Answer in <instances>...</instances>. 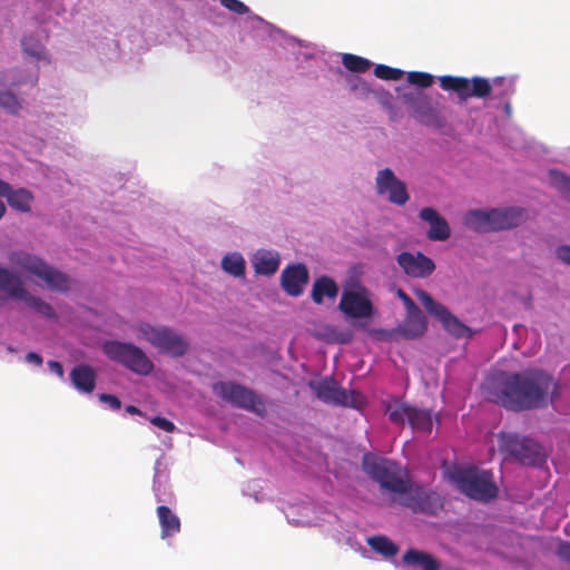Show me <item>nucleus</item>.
I'll use <instances>...</instances> for the list:
<instances>
[{
    "label": "nucleus",
    "instance_id": "nucleus-43",
    "mask_svg": "<svg viewBox=\"0 0 570 570\" xmlns=\"http://www.w3.org/2000/svg\"><path fill=\"white\" fill-rule=\"evenodd\" d=\"M557 258L564 265L570 266V245H561L556 248Z\"/></svg>",
    "mask_w": 570,
    "mask_h": 570
},
{
    "label": "nucleus",
    "instance_id": "nucleus-52",
    "mask_svg": "<svg viewBox=\"0 0 570 570\" xmlns=\"http://www.w3.org/2000/svg\"><path fill=\"white\" fill-rule=\"evenodd\" d=\"M99 400H100L101 402H107V393H101V394L99 395Z\"/></svg>",
    "mask_w": 570,
    "mask_h": 570
},
{
    "label": "nucleus",
    "instance_id": "nucleus-38",
    "mask_svg": "<svg viewBox=\"0 0 570 570\" xmlns=\"http://www.w3.org/2000/svg\"><path fill=\"white\" fill-rule=\"evenodd\" d=\"M403 71L397 68H392L386 65H377L374 68V75L384 80H400L403 77Z\"/></svg>",
    "mask_w": 570,
    "mask_h": 570
},
{
    "label": "nucleus",
    "instance_id": "nucleus-54",
    "mask_svg": "<svg viewBox=\"0 0 570 570\" xmlns=\"http://www.w3.org/2000/svg\"><path fill=\"white\" fill-rule=\"evenodd\" d=\"M102 350L107 352V342L101 345Z\"/></svg>",
    "mask_w": 570,
    "mask_h": 570
},
{
    "label": "nucleus",
    "instance_id": "nucleus-51",
    "mask_svg": "<svg viewBox=\"0 0 570 570\" xmlns=\"http://www.w3.org/2000/svg\"><path fill=\"white\" fill-rule=\"evenodd\" d=\"M127 411L129 413H139V410L136 406H134V405L127 406Z\"/></svg>",
    "mask_w": 570,
    "mask_h": 570
},
{
    "label": "nucleus",
    "instance_id": "nucleus-32",
    "mask_svg": "<svg viewBox=\"0 0 570 570\" xmlns=\"http://www.w3.org/2000/svg\"><path fill=\"white\" fill-rule=\"evenodd\" d=\"M19 299L24 301L29 307L33 308L37 313H39L43 317L56 318V316H57L53 307L49 303L45 302L42 298H40L38 296H33V295L29 294L27 289H26V296L20 297Z\"/></svg>",
    "mask_w": 570,
    "mask_h": 570
},
{
    "label": "nucleus",
    "instance_id": "nucleus-53",
    "mask_svg": "<svg viewBox=\"0 0 570 570\" xmlns=\"http://www.w3.org/2000/svg\"><path fill=\"white\" fill-rule=\"evenodd\" d=\"M505 111H507L508 114H510V111H511V106H510V104H507V105H505Z\"/></svg>",
    "mask_w": 570,
    "mask_h": 570
},
{
    "label": "nucleus",
    "instance_id": "nucleus-28",
    "mask_svg": "<svg viewBox=\"0 0 570 570\" xmlns=\"http://www.w3.org/2000/svg\"><path fill=\"white\" fill-rule=\"evenodd\" d=\"M407 423L415 431L431 432L433 426L432 412L426 409L412 406Z\"/></svg>",
    "mask_w": 570,
    "mask_h": 570
},
{
    "label": "nucleus",
    "instance_id": "nucleus-50",
    "mask_svg": "<svg viewBox=\"0 0 570 570\" xmlns=\"http://www.w3.org/2000/svg\"><path fill=\"white\" fill-rule=\"evenodd\" d=\"M6 214V205L0 200V219Z\"/></svg>",
    "mask_w": 570,
    "mask_h": 570
},
{
    "label": "nucleus",
    "instance_id": "nucleus-10",
    "mask_svg": "<svg viewBox=\"0 0 570 570\" xmlns=\"http://www.w3.org/2000/svg\"><path fill=\"white\" fill-rule=\"evenodd\" d=\"M109 358L116 360L140 375H147L154 368V364L146 353L131 343L109 341Z\"/></svg>",
    "mask_w": 570,
    "mask_h": 570
},
{
    "label": "nucleus",
    "instance_id": "nucleus-26",
    "mask_svg": "<svg viewBox=\"0 0 570 570\" xmlns=\"http://www.w3.org/2000/svg\"><path fill=\"white\" fill-rule=\"evenodd\" d=\"M525 438H521L514 433L501 432L498 435L499 449L509 456L519 461Z\"/></svg>",
    "mask_w": 570,
    "mask_h": 570
},
{
    "label": "nucleus",
    "instance_id": "nucleus-35",
    "mask_svg": "<svg viewBox=\"0 0 570 570\" xmlns=\"http://www.w3.org/2000/svg\"><path fill=\"white\" fill-rule=\"evenodd\" d=\"M550 176L553 186L566 197L570 199V177L558 170H551Z\"/></svg>",
    "mask_w": 570,
    "mask_h": 570
},
{
    "label": "nucleus",
    "instance_id": "nucleus-49",
    "mask_svg": "<svg viewBox=\"0 0 570 570\" xmlns=\"http://www.w3.org/2000/svg\"><path fill=\"white\" fill-rule=\"evenodd\" d=\"M9 189V184L0 179V194L6 193Z\"/></svg>",
    "mask_w": 570,
    "mask_h": 570
},
{
    "label": "nucleus",
    "instance_id": "nucleus-30",
    "mask_svg": "<svg viewBox=\"0 0 570 570\" xmlns=\"http://www.w3.org/2000/svg\"><path fill=\"white\" fill-rule=\"evenodd\" d=\"M411 405L395 401L393 403L385 404V414H387L389 420L397 425H404L405 421H407L410 415Z\"/></svg>",
    "mask_w": 570,
    "mask_h": 570
},
{
    "label": "nucleus",
    "instance_id": "nucleus-42",
    "mask_svg": "<svg viewBox=\"0 0 570 570\" xmlns=\"http://www.w3.org/2000/svg\"><path fill=\"white\" fill-rule=\"evenodd\" d=\"M397 296L403 302L405 309H406V314L421 311L417 307V305L414 303V301L403 289L397 291Z\"/></svg>",
    "mask_w": 570,
    "mask_h": 570
},
{
    "label": "nucleus",
    "instance_id": "nucleus-12",
    "mask_svg": "<svg viewBox=\"0 0 570 570\" xmlns=\"http://www.w3.org/2000/svg\"><path fill=\"white\" fill-rule=\"evenodd\" d=\"M309 387L318 400L327 404L358 407L363 402L360 393L340 387L333 379L311 381Z\"/></svg>",
    "mask_w": 570,
    "mask_h": 570
},
{
    "label": "nucleus",
    "instance_id": "nucleus-23",
    "mask_svg": "<svg viewBox=\"0 0 570 570\" xmlns=\"http://www.w3.org/2000/svg\"><path fill=\"white\" fill-rule=\"evenodd\" d=\"M337 294L338 286L330 276L323 275L314 281L311 292V297L314 303L322 304L324 297L334 299Z\"/></svg>",
    "mask_w": 570,
    "mask_h": 570
},
{
    "label": "nucleus",
    "instance_id": "nucleus-8",
    "mask_svg": "<svg viewBox=\"0 0 570 570\" xmlns=\"http://www.w3.org/2000/svg\"><path fill=\"white\" fill-rule=\"evenodd\" d=\"M415 297L423 305L425 311L435 316L442 324L444 331L455 338H470L473 335L472 330L462 323L451 311L433 299V297L424 289H414Z\"/></svg>",
    "mask_w": 570,
    "mask_h": 570
},
{
    "label": "nucleus",
    "instance_id": "nucleus-31",
    "mask_svg": "<svg viewBox=\"0 0 570 570\" xmlns=\"http://www.w3.org/2000/svg\"><path fill=\"white\" fill-rule=\"evenodd\" d=\"M367 544L377 553L389 558L394 557L399 549L389 538L384 535H373L367 539Z\"/></svg>",
    "mask_w": 570,
    "mask_h": 570
},
{
    "label": "nucleus",
    "instance_id": "nucleus-44",
    "mask_svg": "<svg viewBox=\"0 0 570 570\" xmlns=\"http://www.w3.org/2000/svg\"><path fill=\"white\" fill-rule=\"evenodd\" d=\"M557 554L561 559L570 562V542H562V543H560L558 546V549H557Z\"/></svg>",
    "mask_w": 570,
    "mask_h": 570
},
{
    "label": "nucleus",
    "instance_id": "nucleus-24",
    "mask_svg": "<svg viewBox=\"0 0 570 570\" xmlns=\"http://www.w3.org/2000/svg\"><path fill=\"white\" fill-rule=\"evenodd\" d=\"M70 380L76 389L90 393L95 389L96 375L94 370L85 364L77 365L70 372Z\"/></svg>",
    "mask_w": 570,
    "mask_h": 570
},
{
    "label": "nucleus",
    "instance_id": "nucleus-18",
    "mask_svg": "<svg viewBox=\"0 0 570 570\" xmlns=\"http://www.w3.org/2000/svg\"><path fill=\"white\" fill-rule=\"evenodd\" d=\"M420 218L430 224L426 236L430 240H445L450 237L451 229L445 220L434 208L424 207L420 210Z\"/></svg>",
    "mask_w": 570,
    "mask_h": 570
},
{
    "label": "nucleus",
    "instance_id": "nucleus-40",
    "mask_svg": "<svg viewBox=\"0 0 570 570\" xmlns=\"http://www.w3.org/2000/svg\"><path fill=\"white\" fill-rule=\"evenodd\" d=\"M220 3L224 8L237 14H246L249 12V8L239 0H220Z\"/></svg>",
    "mask_w": 570,
    "mask_h": 570
},
{
    "label": "nucleus",
    "instance_id": "nucleus-45",
    "mask_svg": "<svg viewBox=\"0 0 570 570\" xmlns=\"http://www.w3.org/2000/svg\"><path fill=\"white\" fill-rule=\"evenodd\" d=\"M26 361H27L28 363H32V364H35V365H37V366H41V365H42V362H43V361H42V357H41L38 353H36V352H29V353H27V355H26Z\"/></svg>",
    "mask_w": 570,
    "mask_h": 570
},
{
    "label": "nucleus",
    "instance_id": "nucleus-2",
    "mask_svg": "<svg viewBox=\"0 0 570 570\" xmlns=\"http://www.w3.org/2000/svg\"><path fill=\"white\" fill-rule=\"evenodd\" d=\"M7 259L13 273L21 276H33L42 281L52 292H67L70 279L62 272L47 264L41 257L23 249L11 250Z\"/></svg>",
    "mask_w": 570,
    "mask_h": 570
},
{
    "label": "nucleus",
    "instance_id": "nucleus-34",
    "mask_svg": "<svg viewBox=\"0 0 570 570\" xmlns=\"http://www.w3.org/2000/svg\"><path fill=\"white\" fill-rule=\"evenodd\" d=\"M342 63L347 70L353 72H365L372 65L370 60L353 53H344Z\"/></svg>",
    "mask_w": 570,
    "mask_h": 570
},
{
    "label": "nucleus",
    "instance_id": "nucleus-3",
    "mask_svg": "<svg viewBox=\"0 0 570 570\" xmlns=\"http://www.w3.org/2000/svg\"><path fill=\"white\" fill-rule=\"evenodd\" d=\"M524 220V209L517 207L473 209L468 212L463 218L466 227L480 233L515 228Z\"/></svg>",
    "mask_w": 570,
    "mask_h": 570
},
{
    "label": "nucleus",
    "instance_id": "nucleus-6",
    "mask_svg": "<svg viewBox=\"0 0 570 570\" xmlns=\"http://www.w3.org/2000/svg\"><path fill=\"white\" fill-rule=\"evenodd\" d=\"M213 392L223 401L259 416L266 415L264 401L250 389L235 382L219 381L213 384Z\"/></svg>",
    "mask_w": 570,
    "mask_h": 570
},
{
    "label": "nucleus",
    "instance_id": "nucleus-39",
    "mask_svg": "<svg viewBox=\"0 0 570 570\" xmlns=\"http://www.w3.org/2000/svg\"><path fill=\"white\" fill-rule=\"evenodd\" d=\"M407 81L411 85L417 86L420 88H429L432 86L434 78L431 73L423 71H410L407 73Z\"/></svg>",
    "mask_w": 570,
    "mask_h": 570
},
{
    "label": "nucleus",
    "instance_id": "nucleus-13",
    "mask_svg": "<svg viewBox=\"0 0 570 570\" xmlns=\"http://www.w3.org/2000/svg\"><path fill=\"white\" fill-rule=\"evenodd\" d=\"M402 98L407 105L411 116L419 122L435 128L444 126V118L429 96L419 91H411L404 94Z\"/></svg>",
    "mask_w": 570,
    "mask_h": 570
},
{
    "label": "nucleus",
    "instance_id": "nucleus-16",
    "mask_svg": "<svg viewBox=\"0 0 570 570\" xmlns=\"http://www.w3.org/2000/svg\"><path fill=\"white\" fill-rule=\"evenodd\" d=\"M338 308L348 317L367 318L373 314V304L365 291H345L342 294Z\"/></svg>",
    "mask_w": 570,
    "mask_h": 570
},
{
    "label": "nucleus",
    "instance_id": "nucleus-33",
    "mask_svg": "<svg viewBox=\"0 0 570 570\" xmlns=\"http://www.w3.org/2000/svg\"><path fill=\"white\" fill-rule=\"evenodd\" d=\"M222 267L226 273H228L235 277L244 276L245 259L243 258V256L240 254H237V253L232 254V255H226L222 259Z\"/></svg>",
    "mask_w": 570,
    "mask_h": 570
},
{
    "label": "nucleus",
    "instance_id": "nucleus-17",
    "mask_svg": "<svg viewBox=\"0 0 570 570\" xmlns=\"http://www.w3.org/2000/svg\"><path fill=\"white\" fill-rule=\"evenodd\" d=\"M308 271L303 264H295L283 269L281 285L284 292L293 297L303 293L304 285L308 282Z\"/></svg>",
    "mask_w": 570,
    "mask_h": 570
},
{
    "label": "nucleus",
    "instance_id": "nucleus-37",
    "mask_svg": "<svg viewBox=\"0 0 570 570\" xmlns=\"http://www.w3.org/2000/svg\"><path fill=\"white\" fill-rule=\"evenodd\" d=\"M0 107L6 111L14 115L20 110L21 105L12 92L0 91Z\"/></svg>",
    "mask_w": 570,
    "mask_h": 570
},
{
    "label": "nucleus",
    "instance_id": "nucleus-46",
    "mask_svg": "<svg viewBox=\"0 0 570 570\" xmlns=\"http://www.w3.org/2000/svg\"><path fill=\"white\" fill-rule=\"evenodd\" d=\"M48 367L56 373L59 377L63 376V367L58 361H49Z\"/></svg>",
    "mask_w": 570,
    "mask_h": 570
},
{
    "label": "nucleus",
    "instance_id": "nucleus-47",
    "mask_svg": "<svg viewBox=\"0 0 570 570\" xmlns=\"http://www.w3.org/2000/svg\"><path fill=\"white\" fill-rule=\"evenodd\" d=\"M120 406H121L120 400L117 396L109 394V407H111L114 410H119Z\"/></svg>",
    "mask_w": 570,
    "mask_h": 570
},
{
    "label": "nucleus",
    "instance_id": "nucleus-22",
    "mask_svg": "<svg viewBox=\"0 0 570 570\" xmlns=\"http://www.w3.org/2000/svg\"><path fill=\"white\" fill-rule=\"evenodd\" d=\"M156 512L160 524V537L163 539L174 537L180 531V520L168 507L159 505Z\"/></svg>",
    "mask_w": 570,
    "mask_h": 570
},
{
    "label": "nucleus",
    "instance_id": "nucleus-41",
    "mask_svg": "<svg viewBox=\"0 0 570 570\" xmlns=\"http://www.w3.org/2000/svg\"><path fill=\"white\" fill-rule=\"evenodd\" d=\"M150 423L165 432H174L176 429L175 424L171 421L161 416L151 417Z\"/></svg>",
    "mask_w": 570,
    "mask_h": 570
},
{
    "label": "nucleus",
    "instance_id": "nucleus-29",
    "mask_svg": "<svg viewBox=\"0 0 570 570\" xmlns=\"http://www.w3.org/2000/svg\"><path fill=\"white\" fill-rule=\"evenodd\" d=\"M253 265L257 274L273 275L278 269L279 259L277 255L271 252H257Z\"/></svg>",
    "mask_w": 570,
    "mask_h": 570
},
{
    "label": "nucleus",
    "instance_id": "nucleus-1",
    "mask_svg": "<svg viewBox=\"0 0 570 570\" xmlns=\"http://www.w3.org/2000/svg\"><path fill=\"white\" fill-rule=\"evenodd\" d=\"M558 389L552 375L537 368L501 373L485 385L489 401L517 412L547 406L557 397Z\"/></svg>",
    "mask_w": 570,
    "mask_h": 570
},
{
    "label": "nucleus",
    "instance_id": "nucleus-36",
    "mask_svg": "<svg viewBox=\"0 0 570 570\" xmlns=\"http://www.w3.org/2000/svg\"><path fill=\"white\" fill-rule=\"evenodd\" d=\"M22 49L26 53H28L31 57H35L37 59L42 58L43 56V46L41 42L33 37H24L21 40Z\"/></svg>",
    "mask_w": 570,
    "mask_h": 570
},
{
    "label": "nucleus",
    "instance_id": "nucleus-7",
    "mask_svg": "<svg viewBox=\"0 0 570 570\" xmlns=\"http://www.w3.org/2000/svg\"><path fill=\"white\" fill-rule=\"evenodd\" d=\"M138 331L159 352L179 357L188 350V343L184 336L170 327L140 323Z\"/></svg>",
    "mask_w": 570,
    "mask_h": 570
},
{
    "label": "nucleus",
    "instance_id": "nucleus-19",
    "mask_svg": "<svg viewBox=\"0 0 570 570\" xmlns=\"http://www.w3.org/2000/svg\"><path fill=\"white\" fill-rule=\"evenodd\" d=\"M428 328V321L422 311L406 314L402 324L395 333L405 340H416L424 335Z\"/></svg>",
    "mask_w": 570,
    "mask_h": 570
},
{
    "label": "nucleus",
    "instance_id": "nucleus-21",
    "mask_svg": "<svg viewBox=\"0 0 570 570\" xmlns=\"http://www.w3.org/2000/svg\"><path fill=\"white\" fill-rule=\"evenodd\" d=\"M402 562L422 570H440V562L432 554L411 548L402 556Z\"/></svg>",
    "mask_w": 570,
    "mask_h": 570
},
{
    "label": "nucleus",
    "instance_id": "nucleus-15",
    "mask_svg": "<svg viewBox=\"0 0 570 570\" xmlns=\"http://www.w3.org/2000/svg\"><path fill=\"white\" fill-rule=\"evenodd\" d=\"M396 262L413 278L429 277L435 271L434 262L422 252H402L396 256Z\"/></svg>",
    "mask_w": 570,
    "mask_h": 570
},
{
    "label": "nucleus",
    "instance_id": "nucleus-4",
    "mask_svg": "<svg viewBox=\"0 0 570 570\" xmlns=\"http://www.w3.org/2000/svg\"><path fill=\"white\" fill-rule=\"evenodd\" d=\"M451 478L458 489L473 500L489 502L498 495V487L490 470L459 468L452 472Z\"/></svg>",
    "mask_w": 570,
    "mask_h": 570
},
{
    "label": "nucleus",
    "instance_id": "nucleus-14",
    "mask_svg": "<svg viewBox=\"0 0 570 570\" xmlns=\"http://www.w3.org/2000/svg\"><path fill=\"white\" fill-rule=\"evenodd\" d=\"M375 186L377 194L387 195V200L392 204L403 206L410 198L405 183L400 180L390 168L379 170Z\"/></svg>",
    "mask_w": 570,
    "mask_h": 570
},
{
    "label": "nucleus",
    "instance_id": "nucleus-20",
    "mask_svg": "<svg viewBox=\"0 0 570 570\" xmlns=\"http://www.w3.org/2000/svg\"><path fill=\"white\" fill-rule=\"evenodd\" d=\"M0 292L6 293L11 298L26 296V288L19 275L7 267L0 266Z\"/></svg>",
    "mask_w": 570,
    "mask_h": 570
},
{
    "label": "nucleus",
    "instance_id": "nucleus-48",
    "mask_svg": "<svg viewBox=\"0 0 570 570\" xmlns=\"http://www.w3.org/2000/svg\"><path fill=\"white\" fill-rule=\"evenodd\" d=\"M361 89L362 92L366 94L370 91V88L368 86L366 85V82L364 81H358V83L354 85L353 86V89L356 90V89Z\"/></svg>",
    "mask_w": 570,
    "mask_h": 570
},
{
    "label": "nucleus",
    "instance_id": "nucleus-25",
    "mask_svg": "<svg viewBox=\"0 0 570 570\" xmlns=\"http://www.w3.org/2000/svg\"><path fill=\"white\" fill-rule=\"evenodd\" d=\"M0 196L7 198V202L12 209L21 213H29L31 210L33 195L24 188L13 190L9 185V189L6 193L0 194Z\"/></svg>",
    "mask_w": 570,
    "mask_h": 570
},
{
    "label": "nucleus",
    "instance_id": "nucleus-9",
    "mask_svg": "<svg viewBox=\"0 0 570 570\" xmlns=\"http://www.w3.org/2000/svg\"><path fill=\"white\" fill-rule=\"evenodd\" d=\"M439 82L443 90L455 92L461 101H466L473 97L484 99L492 92L490 80L479 76L469 79L461 76L445 75L439 78Z\"/></svg>",
    "mask_w": 570,
    "mask_h": 570
},
{
    "label": "nucleus",
    "instance_id": "nucleus-11",
    "mask_svg": "<svg viewBox=\"0 0 570 570\" xmlns=\"http://www.w3.org/2000/svg\"><path fill=\"white\" fill-rule=\"evenodd\" d=\"M406 488L405 492H400L397 499L401 505L415 513L422 512L432 515L443 508L442 499L435 491L425 490L420 485L413 487L410 481H407Z\"/></svg>",
    "mask_w": 570,
    "mask_h": 570
},
{
    "label": "nucleus",
    "instance_id": "nucleus-5",
    "mask_svg": "<svg viewBox=\"0 0 570 570\" xmlns=\"http://www.w3.org/2000/svg\"><path fill=\"white\" fill-rule=\"evenodd\" d=\"M362 466L364 472L376 481L381 488L396 494L406 491L409 480L402 476V468L396 462L373 453H365L362 459Z\"/></svg>",
    "mask_w": 570,
    "mask_h": 570
},
{
    "label": "nucleus",
    "instance_id": "nucleus-27",
    "mask_svg": "<svg viewBox=\"0 0 570 570\" xmlns=\"http://www.w3.org/2000/svg\"><path fill=\"white\" fill-rule=\"evenodd\" d=\"M519 462L523 465H539L544 462L546 455L539 443L532 439H524Z\"/></svg>",
    "mask_w": 570,
    "mask_h": 570
}]
</instances>
